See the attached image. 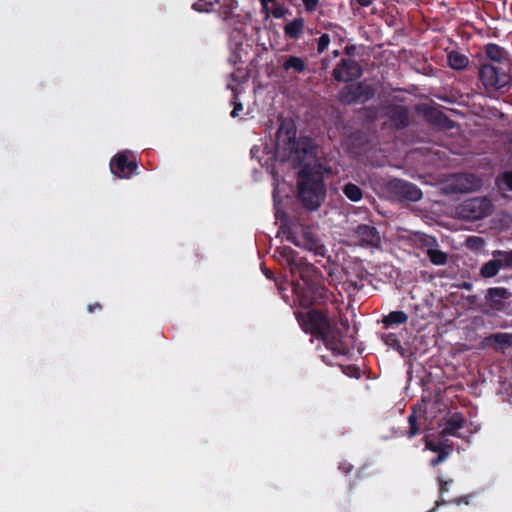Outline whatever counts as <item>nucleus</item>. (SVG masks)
Returning a JSON list of instances; mask_svg holds the SVG:
<instances>
[{
	"instance_id": "8",
	"label": "nucleus",
	"mask_w": 512,
	"mask_h": 512,
	"mask_svg": "<svg viewBox=\"0 0 512 512\" xmlns=\"http://www.w3.org/2000/svg\"><path fill=\"white\" fill-rule=\"evenodd\" d=\"M512 292L505 287L488 288L485 294V305L493 312H505L512 315L510 305Z\"/></svg>"
},
{
	"instance_id": "21",
	"label": "nucleus",
	"mask_w": 512,
	"mask_h": 512,
	"mask_svg": "<svg viewBox=\"0 0 512 512\" xmlns=\"http://www.w3.org/2000/svg\"><path fill=\"white\" fill-rule=\"evenodd\" d=\"M303 237L305 239V245L304 247L309 250L313 251L316 255L324 256L326 252L325 246L320 242V240L316 237H314L308 229H305L303 231Z\"/></svg>"
},
{
	"instance_id": "4",
	"label": "nucleus",
	"mask_w": 512,
	"mask_h": 512,
	"mask_svg": "<svg viewBox=\"0 0 512 512\" xmlns=\"http://www.w3.org/2000/svg\"><path fill=\"white\" fill-rule=\"evenodd\" d=\"M293 290L295 305L306 310L313 308V306L326 305L330 301V293L324 283H298Z\"/></svg>"
},
{
	"instance_id": "26",
	"label": "nucleus",
	"mask_w": 512,
	"mask_h": 512,
	"mask_svg": "<svg viewBox=\"0 0 512 512\" xmlns=\"http://www.w3.org/2000/svg\"><path fill=\"white\" fill-rule=\"evenodd\" d=\"M280 257L285 261L286 266L290 269L301 258L298 252L289 246H283L277 249Z\"/></svg>"
},
{
	"instance_id": "49",
	"label": "nucleus",
	"mask_w": 512,
	"mask_h": 512,
	"mask_svg": "<svg viewBox=\"0 0 512 512\" xmlns=\"http://www.w3.org/2000/svg\"><path fill=\"white\" fill-rule=\"evenodd\" d=\"M340 323H341V326H342L346 331H348V330H349L350 326H349V322H348V320H347V319H341Z\"/></svg>"
},
{
	"instance_id": "2",
	"label": "nucleus",
	"mask_w": 512,
	"mask_h": 512,
	"mask_svg": "<svg viewBox=\"0 0 512 512\" xmlns=\"http://www.w3.org/2000/svg\"><path fill=\"white\" fill-rule=\"evenodd\" d=\"M297 174V197L309 211L318 210L326 197V184L321 166L310 161L300 162Z\"/></svg>"
},
{
	"instance_id": "42",
	"label": "nucleus",
	"mask_w": 512,
	"mask_h": 512,
	"mask_svg": "<svg viewBox=\"0 0 512 512\" xmlns=\"http://www.w3.org/2000/svg\"><path fill=\"white\" fill-rule=\"evenodd\" d=\"M261 3L262 12L265 13L266 16H269L270 8L269 3H274L276 0H259Z\"/></svg>"
},
{
	"instance_id": "57",
	"label": "nucleus",
	"mask_w": 512,
	"mask_h": 512,
	"mask_svg": "<svg viewBox=\"0 0 512 512\" xmlns=\"http://www.w3.org/2000/svg\"><path fill=\"white\" fill-rule=\"evenodd\" d=\"M322 65H323V67H326V61L325 60H322Z\"/></svg>"
},
{
	"instance_id": "51",
	"label": "nucleus",
	"mask_w": 512,
	"mask_h": 512,
	"mask_svg": "<svg viewBox=\"0 0 512 512\" xmlns=\"http://www.w3.org/2000/svg\"><path fill=\"white\" fill-rule=\"evenodd\" d=\"M433 244H436V240H435V238L430 237V238H429V240H428L427 245H430V246H431V245H433Z\"/></svg>"
},
{
	"instance_id": "36",
	"label": "nucleus",
	"mask_w": 512,
	"mask_h": 512,
	"mask_svg": "<svg viewBox=\"0 0 512 512\" xmlns=\"http://www.w3.org/2000/svg\"><path fill=\"white\" fill-rule=\"evenodd\" d=\"M448 456H449L448 451H440V453L436 457H434L430 460L429 464L431 467H436V466L440 465L441 463H443L448 458Z\"/></svg>"
},
{
	"instance_id": "53",
	"label": "nucleus",
	"mask_w": 512,
	"mask_h": 512,
	"mask_svg": "<svg viewBox=\"0 0 512 512\" xmlns=\"http://www.w3.org/2000/svg\"><path fill=\"white\" fill-rule=\"evenodd\" d=\"M230 77L233 79V81H235V82H239V80H238L237 76L235 75V73H232V74L230 75Z\"/></svg>"
},
{
	"instance_id": "28",
	"label": "nucleus",
	"mask_w": 512,
	"mask_h": 512,
	"mask_svg": "<svg viewBox=\"0 0 512 512\" xmlns=\"http://www.w3.org/2000/svg\"><path fill=\"white\" fill-rule=\"evenodd\" d=\"M495 184L500 191L512 192V170H506L497 175Z\"/></svg>"
},
{
	"instance_id": "10",
	"label": "nucleus",
	"mask_w": 512,
	"mask_h": 512,
	"mask_svg": "<svg viewBox=\"0 0 512 512\" xmlns=\"http://www.w3.org/2000/svg\"><path fill=\"white\" fill-rule=\"evenodd\" d=\"M363 75V68L352 58H342L333 69L332 76L338 82H353Z\"/></svg>"
},
{
	"instance_id": "46",
	"label": "nucleus",
	"mask_w": 512,
	"mask_h": 512,
	"mask_svg": "<svg viewBox=\"0 0 512 512\" xmlns=\"http://www.w3.org/2000/svg\"><path fill=\"white\" fill-rule=\"evenodd\" d=\"M361 7H368L374 3L375 0H355Z\"/></svg>"
},
{
	"instance_id": "17",
	"label": "nucleus",
	"mask_w": 512,
	"mask_h": 512,
	"mask_svg": "<svg viewBox=\"0 0 512 512\" xmlns=\"http://www.w3.org/2000/svg\"><path fill=\"white\" fill-rule=\"evenodd\" d=\"M466 420L460 412L448 414L443 420L441 426V435L443 437H460L458 431L464 427Z\"/></svg>"
},
{
	"instance_id": "30",
	"label": "nucleus",
	"mask_w": 512,
	"mask_h": 512,
	"mask_svg": "<svg viewBox=\"0 0 512 512\" xmlns=\"http://www.w3.org/2000/svg\"><path fill=\"white\" fill-rule=\"evenodd\" d=\"M427 256L434 265H445L448 259L445 252L431 247L427 249Z\"/></svg>"
},
{
	"instance_id": "15",
	"label": "nucleus",
	"mask_w": 512,
	"mask_h": 512,
	"mask_svg": "<svg viewBox=\"0 0 512 512\" xmlns=\"http://www.w3.org/2000/svg\"><path fill=\"white\" fill-rule=\"evenodd\" d=\"M354 234L362 247L379 248L381 245L380 233L373 225L359 224Z\"/></svg>"
},
{
	"instance_id": "47",
	"label": "nucleus",
	"mask_w": 512,
	"mask_h": 512,
	"mask_svg": "<svg viewBox=\"0 0 512 512\" xmlns=\"http://www.w3.org/2000/svg\"><path fill=\"white\" fill-rule=\"evenodd\" d=\"M355 49L356 48L354 45L346 46L344 49V53L350 57L354 54Z\"/></svg>"
},
{
	"instance_id": "19",
	"label": "nucleus",
	"mask_w": 512,
	"mask_h": 512,
	"mask_svg": "<svg viewBox=\"0 0 512 512\" xmlns=\"http://www.w3.org/2000/svg\"><path fill=\"white\" fill-rule=\"evenodd\" d=\"M469 63V58L457 50H452L447 54V64L453 70H465L469 66Z\"/></svg>"
},
{
	"instance_id": "11",
	"label": "nucleus",
	"mask_w": 512,
	"mask_h": 512,
	"mask_svg": "<svg viewBox=\"0 0 512 512\" xmlns=\"http://www.w3.org/2000/svg\"><path fill=\"white\" fill-rule=\"evenodd\" d=\"M137 161L129 152L117 153L110 161L111 172L119 178H129L136 173Z\"/></svg>"
},
{
	"instance_id": "45",
	"label": "nucleus",
	"mask_w": 512,
	"mask_h": 512,
	"mask_svg": "<svg viewBox=\"0 0 512 512\" xmlns=\"http://www.w3.org/2000/svg\"><path fill=\"white\" fill-rule=\"evenodd\" d=\"M101 309H102V305L98 302L88 305L89 313H93L95 310H101Z\"/></svg>"
},
{
	"instance_id": "55",
	"label": "nucleus",
	"mask_w": 512,
	"mask_h": 512,
	"mask_svg": "<svg viewBox=\"0 0 512 512\" xmlns=\"http://www.w3.org/2000/svg\"><path fill=\"white\" fill-rule=\"evenodd\" d=\"M348 369L358 370L355 366H347Z\"/></svg>"
},
{
	"instance_id": "44",
	"label": "nucleus",
	"mask_w": 512,
	"mask_h": 512,
	"mask_svg": "<svg viewBox=\"0 0 512 512\" xmlns=\"http://www.w3.org/2000/svg\"><path fill=\"white\" fill-rule=\"evenodd\" d=\"M346 284L349 288H352L355 291H359L363 287V284H360L357 281H347Z\"/></svg>"
},
{
	"instance_id": "52",
	"label": "nucleus",
	"mask_w": 512,
	"mask_h": 512,
	"mask_svg": "<svg viewBox=\"0 0 512 512\" xmlns=\"http://www.w3.org/2000/svg\"><path fill=\"white\" fill-rule=\"evenodd\" d=\"M471 241H482L479 237H471L468 239V242H471Z\"/></svg>"
},
{
	"instance_id": "20",
	"label": "nucleus",
	"mask_w": 512,
	"mask_h": 512,
	"mask_svg": "<svg viewBox=\"0 0 512 512\" xmlns=\"http://www.w3.org/2000/svg\"><path fill=\"white\" fill-rule=\"evenodd\" d=\"M305 21L302 17H298L288 22L284 26V35L288 39L297 40L303 33Z\"/></svg>"
},
{
	"instance_id": "50",
	"label": "nucleus",
	"mask_w": 512,
	"mask_h": 512,
	"mask_svg": "<svg viewBox=\"0 0 512 512\" xmlns=\"http://www.w3.org/2000/svg\"><path fill=\"white\" fill-rule=\"evenodd\" d=\"M287 239H288L289 241H291L292 243H294L295 245H297V246H299V245H300V244H299V243L294 239V237H293V236H291V235H290V236H288V237H287Z\"/></svg>"
},
{
	"instance_id": "18",
	"label": "nucleus",
	"mask_w": 512,
	"mask_h": 512,
	"mask_svg": "<svg viewBox=\"0 0 512 512\" xmlns=\"http://www.w3.org/2000/svg\"><path fill=\"white\" fill-rule=\"evenodd\" d=\"M485 346H491L492 344L497 345V350H503L505 348L512 347V333L498 332L490 334L483 339Z\"/></svg>"
},
{
	"instance_id": "58",
	"label": "nucleus",
	"mask_w": 512,
	"mask_h": 512,
	"mask_svg": "<svg viewBox=\"0 0 512 512\" xmlns=\"http://www.w3.org/2000/svg\"><path fill=\"white\" fill-rule=\"evenodd\" d=\"M322 360L328 364V362L326 361V357L325 356H322Z\"/></svg>"
},
{
	"instance_id": "7",
	"label": "nucleus",
	"mask_w": 512,
	"mask_h": 512,
	"mask_svg": "<svg viewBox=\"0 0 512 512\" xmlns=\"http://www.w3.org/2000/svg\"><path fill=\"white\" fill-rule=\"evenodd\" d=\"M479 79L486 90H503L508 89L511 85V76L501 67L483 63L479 69Z\"/></svg>"
},
{
	"instance_id": "23",
	"label": "nucleus",
	"mask_w": 512,
	"mask_h": 512,
	"mask_svg": "<svg viewBox=\"0 0 512 512\" xmlns=\"http://www.w3.org/2000/svg\"><path fill=\"white\" fill-rule=\"evenodd\" d=\"M282 67L286 72L292 70L295 73H303L306 70L307 65L303 58L291 55L286 58Z\"/></svg>"
},
{
	"instance_id": "41",
	"label": "nucleus",
	"mask_w": 512,
	"mask_h": 512,
	"mask_svg": "<svg viewBox=\"0 0 512 512\" xmlns=\"http://www.w3.org/2000/svg\"><path fill=\"white\" fill-rule=\"evenodd\" d=\"M499 256L505 257L504 262L508 266V269L512 268V250L504 251L503 254H498Z\"/></svg>"
},
{
	"instance_id": "13",
	"label": "nucleus",
	"mask_w": 512,
	"mask_h": 512,
	"mask_svg": "<svg viewBox=\"0 0 512 512\" xmlns=\"http://www.w3.org/2000/svg\"><path fill=\"white\" fill-rule=\"evenodd\" d=\"M292 275L299 274L303 284L323 283L322 273L315 265L305 258H300L292 268L289 269Z\"/></svg>"
},
{
	"instance_id": "29",
	"label": "nucleus",
	"mask_w": 512,
	"mask_h": 512,
	"mask_svg": "<svg viewBox=\"0 0 512 512\" xmlns=\"http://www.w3.org/2000/svg\"><path fill=\"white\" fill-rule=\"evenodd\" d=\"M344 195L351 201L357 202L362 199V189L353 183H348L343 187Z\"/></svg>"
},
{
	"instance_id": "25",
	"label": "nucleus",
	"mask_w": 512,
	"mask_h": 512,
	"mask_svg": "<svg viewBox=\"0 0 512 512\" xmlns=\"http://www.w3.org/2000/svg\"><path fill=\"white\" fill-rule=\"evenodd\" d=\"M408 318L407 313L404 311H392L388 315L383 316L382 323L385 328H390L394 325L407 323Z\"/></svg>"
},
{
	"instance_id": "12",
	"label": "nucleus",
	"mask_w": 512,
	"mask_h": 512,
	"mask_svg": "<svg viewBox=\"0 0 512 512\" xmlns=\"http://www.w3.org/2000/svg\"><path fill=\"white\" fill-rule=\"evenodd\" d=\"M481 179L472 173H457L449 180V189L453 193H468L481 187Z\"/></svg>"
},
{
	"instance_id": "14",
	"label": "nucleus",
	"mask_w": 512,
	"mask_h": 512,
	"mask_svg": "<svg viewBox=\"0 0 512 512\" xmlns=\"http://www.w3.org/2000/svg\"><path fill=\"white\" fill-rule=\"evenodd\" d=\"M384 115L396 130H403L410 125L409 109L406 106L388 104L384 107Z\"/></svg>"
},
{
	"instance_id": "32",
	"label": "nucleus",
	"mask_w": 512,
	"mask_h": 512,
	"mask_svg": "<svg viewBox=\"0 0 512 512\" xmlns=\"http://www.w3.org/2000/svg\"><path fill=\"white\" fill-rule=\"evenodd\" d=\"M408 423H409V431L407 433V436L409 438H412V437L416 436L420 431V427L418 425V418H417V415L415 412H412L409 414Z\"/></svg>"
},
{
	"instance_id": "37",
	"label": "nucleus",
	"mask_w": 512,
	"mask_h": 512,
	"mask_svg": "<svg viewBox=\"0 0 512 512\" xmlns=\"http://www.w3.org/2000/svg\"><path fill=\"white\" fill-rule=\"evenodd\" d=\"M437 481L439 483V491L441 494L448 492L449 485L453 482V480L446 481L441 477H437Z\"/></svg>"
},
{
	"instance_id": "48",
	"label": "nucleus",
	"mask_w": 512,
	"mask_h": 512,
	"mask_svg": "<svg viewBox=\"0 0 512 512\" xmlns=\"http://www.w3.org/2000/svg\"><path fill=\"white\" fill-rule=\"evenodd\" d=\"M272 14L275 18H280L282 16L281 8L277 7L272 11Z\"/></svg>"
},
{
	"instance_id": "22",
	"label": "nucleus",
	"mask_w": 512,
	"mask_h": 512,
	"mask_svg": "<svg viewBox=\"0 0 512 512\" xmlns=\"http://www.w3.org/2000/svg\"><path fill=\"white\" fill-rule=\"evenodd\" d=\"M486 57L497 63L501 64L504 60H506V51L503 47L495 43L486 44L484 47Z\"/></svg>"
},
{
	"instance_id": "6",
	"label": "nucleus",
	"mask_w": 512,
	"mask_h": 512,
	"mask_svg": "<svg viewBox=\"0 0 512 512\" xmlns=\"http://www.w3.org/2000/svg\"><path fill=\"white\" fill-rule=\"evenodd\" d=\"M493 204L488 197H473L464 200L456 209L459 218L467 221H476L492 213Z\"/></svg>"
},
{
	"instance_id": "31",
	"label": "nucleus",
	"mask_w": 512,
	"mask_h": 512,
	"mask_svg": "<svg viewBox=\"0 0 512 512\" xmlns=\"http://www.w3.org/2000/svg\"><path fill=\"white\" fill-rule=\"evenodd\" d=\"M382 340L388 347L393 348L402 356L404 355V349L401 345V341L395 333L383 334Z\"/></svg>"
},
{
	"instance_id": "56",
	"label": "nucleus",
	"mask_w": 512,
	"mask_h": 512,
	"mask_svg": "<svg viewBox=\"0 0 512 512\" xmlns=\"http://www.w3.org/2000/svg\"><path fill=\"white\" fill-rule=\"evenodd\" d=\"M333 54H334V56H338L339 55V51L335 50V51H333Z\"/></svg>"
},
{
	"instance_id": "24",
	"label": "nucleus",
	"mask_w": 512,
	"mask_h": 512,
	"mask_svg": "<svg viewBox=\"0 0 512 512\" xmlns=\"http://www.w3.org/2000/svg\"><path fill=\"white\" fill-rule=\"evenodd\" d=\"M427 120L437 126L443 127V128H452L453 127V121L443 112L433 110L426 113Z\"/></svg>"
},
{
	"instance_id": "43",
	"label": "nucleus",
	"mask_w": 512,
	"mask_h": 512,
	"mask_svg": "<svg viewBox=\"0 0 512 512\" xmlns=\"http://www.w3.org/2000/svg\"><path fill=\"white\" fill-rule=\"evenodd\" d=\"M471 497H472V495L461 496V497L455 498L453 500V502L457 505H461V504L469 505Z\"/></svg>"
},
{
	"instance_id": "39",
	"label": "nucleus",
	"mask_w": 512,
	"mask_h": 512,
	"mask_svg": "<svg viewBox=\"0 0 512 512\" xmlns=\"http://www.w3.org/2000/svg\"><path fill=\"white\" fill-rule=\"evenodd\" d=\"M302 3L307 11L313 12L316 10L319 0H302Z\"/></svg>"
},
{
	"instance_id": "33",
	"label": "nucleus",
	"mask_w": 512,
	"mask_h": 512,
	"mask_svg": "<svg viewBox=\"0 0 512 512\" xmlns=\"http://www.w3.org/2000/svg\"><path fill=\"white\" fill-rule=\"evenodd\" d=\"M219 2V0H215V2L198 0L193 4V9L198 12H211L214 10V4H219Z\"/></svg>"
},
{
	"instance_id": "3",
	"label": "nucleus",
	"mask_w": 512,
	"mask_h": 512,
	"mask_svg": "<svg viewBox=\"0 0 512 512\" xmlns=\"http://www.w3.org/2000/svg\"><path fill=\"white\" fill-rule=\"evenodd\" d=\"M293 120L283 119L276 132V146L288 151V156L300 162H316L317 149L309 137L297 139Z\"/></svg>"
},
{
	"instance_id": "16",
	"label": "nucleus",
	"mask_w": 512,
	"mask_h": 512,
	"mask_svg": "<svg viewBox=\"0 0 512 512\" xmlns=\"http://www.w3.org/2000/svg\"><path fill=\"white\" fill-rule=\"evenodd\" d=\"M503 253L504 250H494L492 252V259L488 260L480 267L479 274L482 278H493L499 273L501 269H508V266L504 262L505 257L498 255Z\"/></svg>"
},
{
	"instance_id": "27",
	"label": "nucleus",
	"mask_w": 512,
	"mask_h": 512,
	"mask_svg": "<svg viewBox=\"0 0 512 512\" xmlns=\"http://www.w3.org/2000/svg\"><path fill=\"white\" fill-rule=\"evenodd\" d=\"M236 7L237 4L235 1L224 0L218 10L219 17L225 22L231 21L234 18V11Z\"/></svg>"
},
{
	"instance_id": "38",
	"label": "nucleus",
	"mask_w": 512,
	"mask_h": 512,
	"mask_svg": "<svg viewBox=\"0 0 512 512\" xmlns=\"http://www.w3.org/2000/svg\"><path fill=\"white\" fill-rule=\"evenodd\" d=\"M426 448L429 449L432 452L440 453V451H447L441 444L434 443L432 441H428L426 443Z\"/></svg>"
},
{
	"instance_id": "54",
	"label": "nucleus",
	"mask_w": 512,
	"mask_h": 512,
	"mask_svg": "<svg viewBox=\"0 0 512 512\" xmlns=\"http://www.w3.org/2000/svg\"><path fill=\"white\" fill-rule=\"evenodd\" d=\"M265 275L267 276V278H272V272L271 271H264Z\"/></svg>"
},
{
	"instance_id": "9",
	"label": "nucleus",
	"mask_w": 512,
	"mask_h": 512,
	"mask_svg": "<svg viewBox=\"0 0 512 512\" xmlns=\"http://www.w3.org/2000/svg\"><path fill=\"white\" fill-rule=\"evenodd\" d=\"M387 189L400 200L417 202L422 198V191L416 184L402 179L395 178L389 181Z\"/></svg>"
},
{
	"instance_id": "35",
	"label": "nucleus",
	"mask_w": 512,
	"mask_h": 512,
	"mask_svg": "<svg viewBox=\"0 0 512 512\" xmlns=\"http://www.w3.org/2000/svg\"><path fill=\"white\" fill-rule=\"evenodd\" d=\"M330 43V36L326 33L322 34L318 39L317 51L318 53L324 52Z\"/></svg>"
},
{
	"instance_id": "34",
	"label": "nucleus",
	"mask_w": 512,
	"mask_h": 512,
	"mask_svg": "<svg viewBox=\"0 0 512 512\" xmlns=\"http://www.w3.org/2000/svg\"><path fill=\"white\" fill-rule=\"evenodd\" d=\"M228 88H231L234 92V97L232 100L233 110L231 111L230 115L231 117L236 118L239 115V112L243 110V104L238 101L236 90L231 85H228Z\"/></svg>"
},
{
	"instance_id": "1",
	"label": "nucleus",
	"mask_w": 512,
	"mask_h": 512,
	"mask_svg": "<svg viewBox=\"0 0 512 512\" xmlns=\"http://www.w3.org/2000/svg\"><path fill=\"white\" fill-rule=\"evenodd\" d=\"M296 319L305 333L321 339L334 355H348L354 346L352 337L345 335L337 323L322 308H311L306 312L295 311Z\"/></svg>"
},
{
	"instance_id": "5",
	"label": "nucleus",
	"mask_w": 512,
	"mask_h": 512,
	"mask_svg": "<svg viewBox=\"0 0 512 512\" xmlns=\"http://www.w3.org/2000/svg\"><path fill=\"white\" fill-rule=\"evenodd\" d=\"M375 96L372 85L363 81L346 84L338 91V100L343 105L365 104Z\"/></svg>"
},
{
	"instance_id": "40",
	"label": "nucleus",
	"mask_w": 512,
	"mask_h": 512,
	"mask_svg": "<svg viewBox=\"0 0 512 512\" xmlns=\"http://www.w3.org/2000/svg\"><path fill=\"white\" fill-rule=\"evenodd\" d=\"M338 469L345 475L349 474L353 470V465L347 461L339 463Z\"/></svg>"
}]
</instances>
